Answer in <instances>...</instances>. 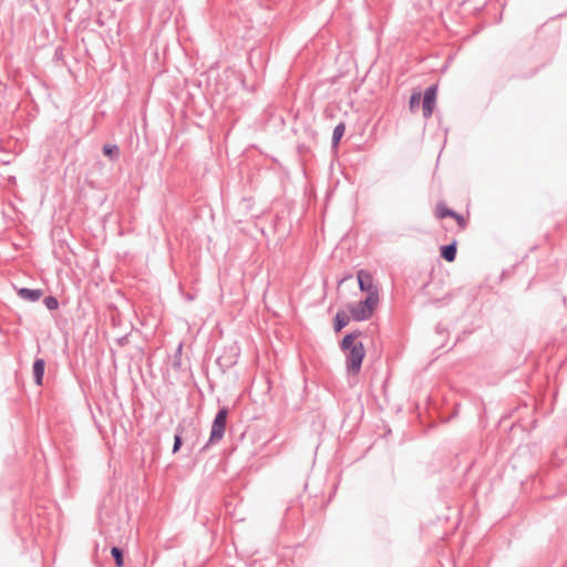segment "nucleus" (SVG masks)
<instances>
[{
	"mask_svg": "<svg viewBox=\"0 0 567 567\" xmlns=\"http://www.w3.org/2000/svg\"><path fill=\"white\" fill-rule=\"evenodd\" d=\"M216 363L221 368L223 371H226L236 363V360L230 357L220 355L217 358Z\"/></svg>",
	"mask_w": 567,
	"mask_h": 567,
	"instance_id": "2eb2a0df",
	"label": "nucleus"
},
{
	"mask_svg": "<svg viewBox=\"0 0 567 567\" xmlns=\"http://www.w3.org/2000/svg\"><path fill=\"white\" fill-rule=\"evenodd\" d=\"M456 240H453L452 243L447 244V245H444L441 247V257L449 261V262H452L455 260L456 258Z\"/></svg>",
	"mask_w": 567,
	"mask_h": 567,
	"instance_id": "9d476101",
	"label": "nucleus"
},
{
	"mask_svg": "<svg viewBox=\"0 0 567 567\" xmlns=\"http://www.w3.org/2000/svg\"><path fill=\"white\" fill-rule=\"evenodd\" d=\"M436 217L437 218H445V217H452L456 220L458 226L464 227L465 226V218L456 213L455 210L446 207L444 204H439L436 206Z\"/></svg>",
	"mask_w": 567,
	"mask_h": 567,
	"instance_id": "0eeeda50",
	"label": "nucleus"
},
{
	"mask_svg": "<svg viewBox=\"0 0 567 567\" xmlns=\"http://www.w3.org/2000/svg\"><path fill=\"white\" fill-rule=\"evenodd\" d=\"M379 301L378 296H367L365 299L350 308L351 317L354 321H363L369 319Z\"/></svg>",
	"mask_w": 567,
	"mask_h": 567,
	"instance_id": "7ed1b4c3",
	"label": "nucleus"
},
{
	"mask_svg": "<svg viewBox=\"0 0 567 567\" xmlns=\"http://www.w3.org/2000/svg\"><path fill=\"white\" fill-rule=\"evenodd\" d=\"M227 416H228L227 408L224 406L218 410V412L216 413V415L213 420L208 442L200 449V452L206 451L209 445L216 444L223 440L225 431H226Z\"/></svg>",
	"mask_w": 567,
	"mask_h": 567,
	"instance_id": "f03ea898",
	"label": "nucleus"
},
{
	"mask_svg": "<svg viewBox=\"0 0 567 567\" xmlns=\"http://www.w3.org/2000/svg\"><path fill=\"white\" fill-rule=\"evenodd\" d=\"M344 131H346V124L343 122H340L339 124H337L333 128V133H332V141H331V144L333 147L338 146V144L340 143V140L342 138L343 134H344Z\"/></svg>",
	"mask_w": 567,
	"mask_h": 567,
	"instance_id": "f8f14e48",
	"label": "nucleus"
},
{
	"mask_svg": "<svg viewBox=\"0 0 567 567\" xmlns=\"http://www.w3.org/2000/svg\"><path fill=\"white\" fill-rule=\"evenodd\" d=\"M341 351L346 355L347 373L357 375L361 371L362 362L365 357V349L362 342H353V337L344 336L339 343Z\"/></svg>",
	"mask_w": 567,
	"mask_h": 567,
	"instance_id": "f257e3e1",
	"label": "nucleus"
},
{
	"mask_svg": "<svg viewBox=\"0 0 567 567\" xmlns=\"http://www.w3.org/2000/svg\"><path fill=\"white\" fill-rule=\"evenodd\" d=\"M43 303L44 306L49 309V310H56L59 308V301L55 297L53 296H48L43 299Z\"/></svg>",
	"mask_w": 567,
	"mask_h": 567,
	"instance_id": "dca6fc26",
	"label": "nucleus"
},
{
	"mask_svg": "<svg viewBox=\"0 0 567 567\" xmlns=\"http://www.w3.org/2000/svg\"><path fill=\"white\" fill-rule=\"evenodd\" d=\"M357 279L359 289L361 291L368 292V296H378L379 297V290L377 286L373 284V277L372 275L364 269H360L357 272Z\"/></svg>",
	"mask_w": 567,
	"mask_h": 567,
	"instance_id": "39448f33",
	"label": "nucleus"
},
{
	"mask_svg": "<svg viewBox=\"0 0 567 567\" xmlns=\"http://www.w3.org/2000/svg\"><path fill=\"white\" fill-rule=\"evenodd\" d=\"M350 321L349 316L344 311H338L333 319V329L340 332Z\"/></svg>",
	"mask_w": 567,
	"mask_h": 567,
	"instance_id": "9b49d317",
	"label": "nucleus"
},
{
	"mask_svg": "<svg viewBox=\"0 0 567 567\" xmlns=\"http://www.w3.org/2000/svg\"><path fill=\"white\" fill-rule=\"evenodd\" d=\"M188 432L195 433V426H193V423L190 421L182 420L175 429L174 444L172 450L174 454L181 450L184 441L187 440V436L184 435L187 434Z\"/></svg>",
	"mask_w": 567,
	"mask_h": 567,
	"instance_id": "20e7f679",
	"label": "nucleus"
},
{
	"mask_svg": "<svg viewBox=\"0 0 567 567\" xmlns=\"http://www.w3.org/2000/svg\"><path fill=\"white\" fill-rule=\"evenodd\" d=\"M420 102H421V93H413L410 96V101H409L410 110L412 112H414L419 107Z\"/></svg>",
	"mask_w": 567,
	"mask_h": 567,
	"instance_id": "f3484780",
	"label": "nucleus"
},
{
	"mask_svg": "<svg viewBox=\"0 0 567 567\" xmlns=\"http://www.w3.org/2000/svg\"><path fill=\"white\" fill-rule=\"evenodd\" d=\"M181 352H182V344H179V346H178V348H177V350H176V353H177V354H181Z\"/></svg>",
	"mask_w": 567,
	"mask_h": 567,
	"instance_id": "aec40b11",
	"label": "nucleus"
},
{
	"mask_svg": "<svg viewBox=\"0 0 567 567\" xmlns=\"http://www.w3.org/2000/svg\"><path fill=\"white\" fill-rule=\"evenodd\" d=\"M346 336L353 337V342H358L357 339L362 336V331L361 330H354L352 332L347 333Z\"/></svg>",
	"mask_w": 567,
	"mask_h": 567,
	"instance_id": "a211bd4d",
	"label": "nucleus"
},
{
	"mask_svg": "<svg viewBox=\"0 0 567 567\" xmlns=\"http://www.w3.org/2000/svg\"><path fill=\"white\" fill-rule=\"evenodd\" d=\"M17 295L23 300H27L30 302H35L42 297L43 290L42 289H31V288H19V289H17Z\"/></svg>",
	"mask_w": 567,
	"mask_h": 567,
	"instance_id": "1a4fd4ad",
	"label": "nucleus"
},
{
	"mask_svg": "<svg viewBox=\"0 0 567 567\" xmlns=\"http://www.w3.org/2000/svg\"><path fill=\"white\" fill-rule=\"evenodd\" d=\"M45 371V360L42 358H35L32 365L33 380L37 385L43 384V377Z\"/></svg>",
	"mask_w": 567,
	"mask_h": 567,
	"instance_id": "6e6552de",
	"label": "nucleus"
},
{
	"mask_svg": "<svg viewBox=\"0 0 567 567\" xmlns=\"http://www.w3.org/2000/svg\"><path fill=\"white\" fill-rule=\"evenodd\" d=\"M111 555L115 561L116 567H123L124 565V554L120 547L113 546L111 548Z\"/></svg>",
	"mask_w": 567,
	"mask_h": 567,
	"instance_id": "4468645a",
	"label": "nucleus"
},
{
	"mask_svg": "<svg viewBox=\"0 0 567 567\" xmlns=\"http://www.w3.org/2000/svg\"><path fill=\"white\" fill-rule=\"evenodd\" d=\"M102 152L111 161H116L120 157V148L115 144H105L102 148Z\"/></svg>",
	"mask_w": 567,
	"mask_h": 567,
	"instance_id": "ddd939ff",
	"label": "nucleus"
},
{
	"mask_svg": "<svg viewBox=\"0 0 567 567\" xmlns=\"http://www.w3.org/2000/svg\"><path fill=\"white\" fill-rule=\"evenodd\" d=\"M436 93H437L436 85L429 86L424 92L423 100H422V110H423V116L426 120L432 116V113H433V110L435 106V102H436Z\"/></svg>",
	"mask_w": 567,
	"mask_h": 567,
	"instance_id": "423d86ee",
	"label": "nucleus"
},
{
	"mask_svg": "<svg viewBox=\"0 0 567 567\" xmlns=\"http://www.w3.org/2000/svg\"><path fill=\"white\" fill-rule=\"evenodd\" d=\"M181 364H182L181 358L176 357L173 362V368L178 370V369H181Z\"/></svg>",
	"mask_w": 567,
	"mask_h": 567,
	"instance_id": "6ab92c4d",
	"label": "nucleus"
}]
</instances>
